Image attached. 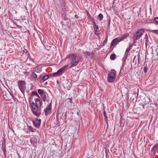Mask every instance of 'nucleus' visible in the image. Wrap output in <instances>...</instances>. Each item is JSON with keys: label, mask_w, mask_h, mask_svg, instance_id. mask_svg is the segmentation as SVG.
<instances>
[{"label": "nucleus", "mask_w": 158, "mask_h": 158, "mask_svg": "<svg viewBox=\"0 0 158 158\" xmlns=\"http://www.w3.org/2000/svg\"><path fill=\"white\" fill-rule=\"evenodd\" d=\"M69 99L70 100V102H71V101H72V99H71V98H69Z\"/></svg>", "instance_id": "nucleus-52"}, {"label": "nucleus", "mask_w": 158, "mask_h": 158, "mask_svg": "<svg viewBox=\"0 0 158 158\" xmlns=\"http://www.w3.org/2000/svg\"><path fill=\"white\" fill-rule=\"evenodd\" d=\"M139 57H138V62H139Z\"/></svg>", "instance_id": "nucleus-51"}, {"label": "nucleus", "mask_w": 158, "mask_h": 158, "mask_svg": "<svg viewBox=\"0 0 158 158\" xmlns=\"http://www.w3.org/2000/svg\"><path fill=\"white\" fill-rule=\"evenodd\" d=\"M128 52H125V53L124 56L127 57V56H128Z\"/></svg>", "instance_id": "nucleus-40"}, {"label": "nucleus", "mask_w": 158, "mask_h": 158, "mask_svg": "<svg viewBox=\"0 0 158 158\" xmlns=\"http://www.w3.org/2000/svg\"><path fill=\"white\" fill-rule=\"evenodd\" d=\"M115 74L114 73L111 72L108 74L107 81L109 82H112L115 79Z\"/></svg>", "instance_id": "nucleus-5"}, {"label": "nucleus", "mask_w": 158, "mask_h": 158, "mask_svg": "<svg viewBox=\"0 0 158 158\" xmlns=\"http://www.w3.org/2000/svg\"><path fill=\"white\" fill-rule=\"evenodd\" d=\"M158 152V143H156L152 147L151 150V152Z\"/></svg>", "instance_id": "nucleus-13"}, {"label": "nucleus", "mask_w": 158, "mask_h": 158, "mask_svg": "<svg viewBox=\"0 0 158 158\" xmlns=\"http://www.w3.org/2000/svg\"><path fill=\"white\" fill-rule=\"evenodd\" d=\"M10 94L12 96V95H13V94L11 93H10Z\"/></svg>", "instance_id": "nucleus-53"}, {"label": "nucleus", "mask_w": 158, "mask_h": 158, "mask_svg": "<svg viewBox=\"0 0 158 158\" xmlns=\"http://www.w3.org/2000/svg\"><path fill=\"white\" fill-rule=\"evenodd\" d=\"M41 99L44 102H48L49 100V97L48 94L46 93L44 94L40 97Z\"/></svg>", "instance_id": "nucleus-9"}, {"label": "nucleus", "mask_w": 158, "mask_h": 158, "mask_svg": "<svg viewBox=\"0 0 158 158\" xmlns=\"http://www.w3.org/2000/svg\"><path fill=\"white\" fill-rule=\"evenodd\" d=\"M145 44L147 45L148 43V34L146 33L145 35Z\"/></svg>", "instance_id": "nucleus-21"}, {"label": "nucleus", "mask_w": 158, "mask_h": 158, "mask_svg": "<svg viewBox=\"0 0 158 158\" xmlns=\"http://www.w3.org/2000/svg\"><path fill=\"white\" fill-rule=\"evenodd\" d=\"M12 98H13L14 99H15V97H14V95H12Z\"/></svg>", "instance_id": "nucleus-49"}, {"label": "nucleus", "mask_w": 158, "mask_h": 158, "mask_svg": "<svg viewBox=\"0 0 158 158\" xmlns=\"http://www.w3.org/2000/svg\"><path fill=\"white\" fill-rule=\"evenodd\" d=\"M150 10H151V8H150Z\"/></svg>", "instance_id": "nucleus-56"}, {"label": "nucleus", "mask_w": 158, "mask_h": 158, "mask_svg": "<svg viewBox=\"0 0 158 158\" xmlns=\"http://www.w3.org/2000/svg\"><path fill=\"white\" fill-rule=\"evenodd\" d=\"M103 115L105 117V119L106 120H107V116L106 115V111L105 110H104L103 112Z\"/></svg>", "instance_id": "nucleus-26"}, {"label": "nucleus", "mask_w": 158, "mask_h": 158, "mask_svg": "<svg viewBox=\"0 0 158 158\" xmlns=\"http://www.w3.org/2000/svg\"><path fill=\"white\" fill-rule=\"evenodd\" d=\"M29 130L32 132H35L36 130L35 128H33L31 126H29Z\"/></svg>", "instance_id": "nucleus-23"}, {"label": "nucleus", "mask_w": 158, "mask_h": 158, "mask_svg": "<svg viewBox=\"0 0 158 158\" xmlns=\"http://www.w3.org/2000/svg\"><path fill=\"white\" fill-rule=\"evenodd\" d=\"M68 67V65H67L66 66H64V67H62L61 69L58 70L57 71L59 73V74L60 75H62L63 73H64L67 69Z\"/></svg>", "instance_id": "nucleus-11"}, {"label": "nucleus", "mask_w": 158, "mask_h": 158, "mask_svg": "<svg viewBox=\"0 0 158 158\" xmlns=\"http://www.w3.org/2000/svg\"><path fill=\"white\" fill-rule=\"evenodd\" d=\"M41 120L40 119L36 118L33 121L34 127L37 128H39L40 127Z\"/></svg>", "instance_id": "nucleus-7"}, {"label": "nucleus", "mask_w": 158, "mask_h": 158, "mask_svg": "<svg viewBox=\"0 0 158 158\" xmlns=\"http://www.w3.org/2000/svg\"><path fill=\"white\" fill-rule=\"evenodd\" d=\"M74 16L75 17H76L77 19L78 18V17L77 15H75Z\"/></svg>", "instance_id": "nucleus-46"}, {"label": "nucleus", "mask_w": 158, "mask_h": 158, "mask_svg": "<svg viewBox=\"0 0 158 158\" xmlns=\"http://www.w3.org/2000/svg\"><path fill=\"white\" fill-rule=\"evenodd\" d=\"M108 37V35H106L105 39L103 42L104 44H106L107 43Z\"/></svg>", "instance_id": "nucleus-27"}, {"label": "nucleus", "mask_w": 158, "mask_h": 158, "mask_svg": "<svg viewBox=\"0 0 158 158\" xmlns=\"http://www.w3.org/2000/svg\"><path fill=\"white\" fill-rule=\"evenodd\" d=\"M103 18V15L101 13L99 14L98 16V19L99 21H102Z\"/></svg>", "instance_id": "nucleus-19"}, {"label": "nucleus", "mask_w": 158, "mask_h": 158, "mask_svg": "<svg viewBox=\"0 0 158 158\" xmlns=\"http://www.w3.org/2000/svg\"><path fill=\"white\" fill-rule=\"evenodd\" d=\"M110 19L109 17H107V20L106 21V22L107 25V29L109 30L110 29Z\"/></svg>", "instance_id": "nucleus-16"}, {"label": "nucleus", "mask_w": 158, "mask_h": 158, "mask_svg": "<svg viewBox=\"0 0 158 158\" xmlns=\"http://www.w3.org/2000/svg\"><path fill=\"white\" fill-rule=\"evenodd\" d=\"M124 64H122V66L121 67V68L120 69V71L119 72V74H121L122 73V71L123 70V68H124Z\"/></svg>", "instance_id": "nucleus-30"}, {"label": "nucleus", "mask_w": 158, "mask_h": 158, "mask_svg": "<svg viewBox=\"0 0 158 158\" xmlns=\"http://www.w3.org/2000/svg\"><path fill=\"white\" fill-rule=\"evenodd\" d=\"M38 92L40 95V97H41L47 93L44 90L41 89H39L38 90Z\"/></svg>", "instance_id": "nucleus-15"}, {"label": "nucleus", "mask_w": 158, "mask_h": 158, "mask_svg": "<svg viewBox=\"0 0 158 158\" xmlns=\"http://www.w3.org/2000/svg\"><path fill=\"white\" fill-rule=\"evenodd\" d=\"M35 96L38 98H40V96L38 94V93L37 94H36V95Z\"/></svg>", "instance_id": "nucleus-44"}, {"label": "nucleus", "mask_w": 158, "mask_h": 158, "mask_svg": "<svg viewBox=\"0 0 158 158\" xmlns=\"http://www.w3.org/2000/svg\"><path fill=\"white\" fill-rule=\"evenodd\" d=\"M144 105H143V108H144Z\"/></svg>", "instance_id": "nucleus-55"}, {"label": "nucleus", "mask_w": 158, "mask_h": 158, "mask_svg": "<svg viewBox=\"0 0 158 158\" xmlns=\"http://www.w3.org/2000/svg\"><path fill=\"white\" fill-rule=\"evenodd\" d=\"M144 30L142 29L138 30L134 34V38L135 40H137L139 39L143 34Z\"/></svg>", "instance_id": "nucleus-6"}, {"label": "nucleus", "mask_w": 158, "mask_h": 158, "mask_svg": "<svg viewBox=\"0 0 158 158\" xmlns=\"http://www.w3.org/2000/svg\"><path fill=\"white\" fill-rule=\"evenodd\" d=\"M26 83L25 81L21 80L18 81V85L19 89L23 93L24 92L26 88Z\"/></svg>", "instance_id": "nucleus-4"}, {"label": "nucleus", "mask_w": 158, "mask_h": 158, "mask_svg": "<svg viewBox=\"0 0 158 158\" xmlns=\"http://www.w3.org/2000/svg\"><path fill=\"white\" fill-rule=\"evenodd\" d=\"M42 77V75H40V76H39V77H38V79L39 78H40L41 77Z\"/></svg>", "instance_id": "nucleus-45"}, {"label": "nucleus", "mask_w": 158, "mask_h": 158, "mask_svg": "<svg viewBox=\"0 0 158 158\" xmlns=\"http://www.w3.org/2000/svg\"><path fill=\"white\" fill-rule=\"evenodd\" d=\"M32 78L34 79H36L37 78V76L36 74L34 72H32L31 74Z\"/></svg>", "instance_id": "nucleus-22"}, {"label": "nucleus", "mask_w": 158, "mask_h": 158, "mask_svg": "<svg viewBox=\"0 0 158 158\" xmlns=\"http://www.w3.org/2000/svg\"><path fill=\"white\" fill-rule=\"evenodd\" d=\"M112 46H111V44H110V48H111V47H112Z\"/></svg>", "instance_id": "nucleus-54"}, {"label": "nucleus", "mask_w": 158, "mask_h": 158, "mask_svg": "<svg viewBox=\"0 0 158 158\" xmlns=\"http://www.w3.org/2000/svg\"><path fill=\"white\" fill-rule=\"evenodd\" d=\"M153 21L155 22L156 23L158 24V17H156L153 19Z\"/></svg>", "instance_id": "nucleus-28"}, {"label": "nucleus", "mask_w": 158, "mask_h": 158, "mask_svg": "<svg viewBox=\"0 0 158 158\" xmlns=\"http://www.w3.org/2000/svg\"><path fill=\"white\" fill-rule=\"evenodd\" d=\"M144 100L145 101L144 102L145 104L146 105L148 104L150 101L149 99L148 98H144Z\"/></svg>", "instance_id": "nucleus-25"}, {"label": "nucleus", "mask_w": 158, "mask_h": 158, "mask_svg": "<svg viewBox=\"0 0 158 158\" xmlns=\"http://www.w3.org/2000/svg\"><path fill=\"white\" fill-rule=\"evenodd\" d=\"M37 94V93L35 91H33L32 92V93L31 94V95H36V94Z\"/></svg>", "instance_id": "nucleus-34"}, {"label": "nucleus", "mask_w": 158, "mask_h": 158, "mask_svg": "<svg viewBox=\"0 0 158 158\" xmlns=\"http://www.w3.org/2000/svg\"><path fill=\"white\" fill-rule=\"evenodd\" d=\"M98 31H95L94 34L97 35H98L99 33L98 32Z\"/></svg>", "instance_id": "nucleus-39"}, {"label": "nucleus", "mask_w": 158, "mask_h": 158, "mask_svg": "<svg viewBox=\"0 0 158 158\" xmlns=\"http://www.w3.org/2000/svg\"><path fill=\"white\" fill-rule=\"evenodd\" d=\"M110 59L112 60H114L115 58V55L114 54H112L110 56Z\"/></svg>", "instance_id": "nucleus-24"}, {"label": "nucleus", "mask_w": 158, "mask_h": 158, "mask_svg": "<svg viewBox=\"0 0 158 158\" xmlns=\"http://www.w3.org/2000/svg\"><path fill=\"white\" fill-rule=\"evenodd\" d=\"M129 35L128 33H126L123 35L121 37L119 38V39L121 41H122L124 39H127V37L129 36Z\"/></svg>", "instance_id": "nucleus-14"}, {"label": "nucleus", "mask_w": 158, "mask_h": 158, "mask_svg": "<svg viewBox=\"0 0 158 158\" xmlns=\"http://www.w3.org/2000/svg\"><path fill=\"white\" fill-rule=\"evenodd\" d=\"M127 57L125 56H124L123 57L122 61H123V64H124V63L125 62V61L127 59Z\"/></svg>", "instance_id": "nucleus-29"}, {"label": "nucleus", "mask_w": 158, "mask_h": 158, "mask_svg": "<svg viewBox=\"0 0 158 158\" xmlns=\"http://www.w3.org/2000/svg\"><path fill=\"white\" fill-rule=\"evenodd\" d=\"M30 103L32 113L37 118H39L41 114V107L37 106V105L36 106L34 102H31Z\"/></svg>", "instance_id": "nucleus-2"}, {"label": "nucleus", "mask_w": 158, "mask_h": 158, "mask_svg": "<svg viewBox=\"0 0 158 158\" xmlns=\"http://www.w3.org/2000/svg\"><path fill=\"white\" fill-rule=\"evenodd\" d=\"M150 32H152L154 33L158 34V30L150 31Z\"/></svg>", "instance_id": "nucleus-31"}, {"label": "nucleus", "mask_w": 158, "mask_h": 158, "mask_svg": "<svg viewBox=\"0 0 158 158\" xmlns=\"http://www.w3.org/2000/svg\"><path fill=\"white\" fill-rule=\"evenodd\" d=\"M135 57H136V56H135L134 57V59H133V63L134 62L135 59Z\"/></svg>", "instance_id": "nucleus-48"}, {"label": "nucleus", "mask_w": 158, "mask_h": 158, "mask_svg": "<svg viewBox=\"0 0 158 158\" xmlns=\"http://www.w3.org/2000/svg\"><path fill=\"white\" fill-rule=\"evenodd\" d=\"M24 73L27 75V76H28L29 75V72H24Z\"/></svg>", "instance_id": "nucleus-38"}, {"label": "nucleus", "mask_w": 158, "mask_h": 158, "mask_svg": "<svg viewBox=\"0 0 158 158\" xmlns=\"http://www.w3.org/2000/svg\"><path fill=\"white\" fill-rule=\"evenodd\" d=\"M34 139V138H31V139H30V141L31 142V143L32 141H33V140Z\"/></svg>", "instance_id": "nucleus-47"}, {"label": "nucleus", "mask_w": 158, "mask_h": 158, "mask_svg": "<svg viewBox=\"0 0 158 158\" xmlns=\"http://www.w3.org/2000/svg\"><path fill=\"white\" fill-rule=\"evenodd\" d=\"M35 104L37 105V106L41 107L43 105V102L41 101L39 98H35Z\"/></svg>", "instance_id": "nucleus-12"}, {"label": "nucleus", "mask_w": 158, "mask_h": 158, "mask_svg": "<svg viewBox=\"0 0 158 158\" xmlns=\"http://www.w3.org/2000/svg\"><path fill=\"white\" fill-rule=\"evenodd\" d=\"M93 26L96 27V26L97 25L96 24L95 22V21H93Z\"/></svg>", "instance_id": "nucleus-41"}, {"label": "nucleus", "mask_w": 158, "mask_h": 158, "mask_svg": "<svg viewBox=\"0 0 158 158\" xmlns=\"http://www.w3.org/2000/svg\"><path fill=\"white\" fill-rule=\"evenodd\" d=\"M66 58L69 60V63L68 65V66L70 65L69 68L76 66L82 59L81 58L77 57V55L74 54H68Z\"/></svg>", "instance_id": "nucleus-1"}, {"label": "nucleus", "mask_w": 158, "mask_h": 158, "mask_svg": "<svg viewBox=\"0 0 158 158\" xmlns=\"http://www.w3.org/2000/svg\"><path fill=\"white\" fill-rule=\"evenodd\" d=\"M49 78V77L48 75H44L42 78L41 79V81L42 82H44V81L46 80Z\"/></svg>", "instance_id": "nucleus-18"}, {"label": "nucleus", "mask_w": 158, "mask_h": 158, "mask_svg": "<svg viewBox=\"0 0 158 158\" xmlns=\"http://www.w3.org/2000/svg\"><path fill=\"white\" fill-rule=\"evenodd\" d=\"M93 28L95 31H98L99 29L98 26L97 25L96 26V27L93 26Z\"/></svg>", "instance_id": "nucleus-35"}, {"label": "nucleus", "mask_w": 158, "mask_h": 158, "mask_svg": "<svg viewBox=\"0 0 158 158\" xmlns=\"http://www.w3.org/2000/svg\"><path fill=\"white\" fill-rule=\"evenodd\" d=\"M83 53H84L86 57L87 58H92L94 55L93 52H89L88 51H86L85 52H84Z\"/></svg>", "instance_id": "nucleus-10"}, {"label": "nucleus", "mask_w": 158, "mask_h": 158, "mask_svg": "<svg viewBox=\"0 0 158 158\" xmlns=\"http://www.w3.org/2000/svg\"><path fill=\"white\" fill-rule=\"evenodd\" d=\"M52 75L54 76H59V75H60L59 74V73L58 72V71L56 72V73H53V74H52Z\"/></svg>", "instance_id": "nucleus-32"}, {"label": "nucleus", "mask_w": 158, "mask_h": 158, "mask_svg": "<svg viewBox=\"0 0 158 158\" xmlns=\"http://www.w3.org/2000/svg\"><path fill=\"white\" fill-rule=\"evenodd\" d=\"M129 47L127 48L131 49L132 48V45L131 44V43H129Z\"/></svg>", "instance_id": "nucleus-36"}, {"label": "nucleus", "mask_w": 158, "mask_h": 158, "mask_svg": "<svg viewBox=\"0 0 158 158\" xmlns=\"http://www.w3.org/2000/svg\"><path fill=\"white\" fill-rule=\"evenodd\" d=\"M36 71H37L36 72L38 73H40L41 72V70H40V69H38L36 70Z\"/></svg>", "instance_id": "nucleus-42"}, {"label": "nucleus", "mask_w": 158, "mask_h": 158, "mask_svg": "<svg viewBox=\"0 0 158 158\" xmlns=\"http://www.w3.org/2000/svg\"><path fill=\"white\" fill-rule=\"evenodd\" d=\"M2 150H4V151H5V149H6V143L5 139L2 141Z\"/></svg>", "instance_id": "nucleus-17"}, {"label": "nucleus", "mask_w": 158, "mask_h": 158, "mask_svg": "<svg viewBox=\"0 0 158 158\" xmlns=\"http://www.w3.org/2000/svg\"><path fill=\"white\" fill-rule=\"evenodd\" d=\"M143 69H144L143 71H144L145 73L146 74L147 72V71L148 70V69L147 68L146 66Z\"/></svg>", "instance_id": "nucleus-33"}, {"label": "nucleus", "mask_w": 158, "mask_h": 158, "mask_svg": "<svg viewBox=\"0 0 158 158\" xmlns=\"http://www.w3.org/2000/svg\"><path fill=\"white\" fill-rule=\"evenodd\" d=\"M52 101L44 109V112L45 114V115L46 116L50 114L52 112Z\"/></svg>", "instance_id": "nucleus-3"}, {"label": "nucleus", "mask_w": 158, "mask_h": 158, "mask_svg": "<svg viewBox=\"0 0 158 158\" xmlns=\"http://www.w3.org/2000/svg\"><path fill=\"white\" fill-rule=\"evenodd\" d=\"M70 115H71V112L69 113V111H66L65 114L64 116L65 118H69Z\"/></svg>", "instance_id": "nucleus-20"}, {"label": "nucleus", "mask_w": 158, "mask_h": 158, "mask_svg": "<svg viewBox=\"0 0 158 158\" xmlns=\"http://www.w3.org/2000/svg\"><path fill=\"white\" fill-rule=\"evenodd\" d=\"M4 154H6V150L5 149V151H4V150H2Z\"/></svg>", "instance_id": "nucleus-43"}, {"label": "nucleus", "mask_w": 158, "mask_h": 158, "mask_svg": "<svg viewBox=\"0 0 158 158\" xmlns=\"http://www.w3.org/2000/svg\"><path fill=\"white\" fill-rule=\"evenodd\" d=\"M131 50V49L129 48H127L126 49L125 52L128 53Z\"/></svg>", "instance_id": "nucleus-37"}, {"label": "nucleus", "mask_w": 158, "mask_h": 158, "mask_svg": "<svg viewBox=\"0 0 158 158\" xmlns=\"http://www.w3.org/2000/svg\"><path fill=\"white\" fill-rule=\"evenodd\" d=\"M121 41L119 39V38H116L113 39L111 43V46H114V47H115V46L118 44Z\"/></svg>", "instance_id": "nucleus-8"}, {"label": "nucleus", "mask_w": 158, "mask_h": 158, "mask_svg": "<svg viewBox=\"0 0 158 158\" xmlns=\"http://www.w3.org/2000/svg\"><path fill=\"white\" fill-rule=\"evenodd\" d=\"M4 157L5 158H6V154H4Z\"/></svg>", "instance_id": "nucleus-50"}]
</instances>
